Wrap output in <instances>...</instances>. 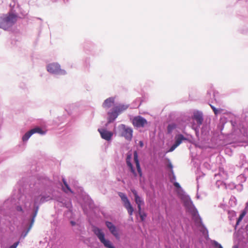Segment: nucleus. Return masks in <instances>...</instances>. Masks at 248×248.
I'll list each match as a JSON object with an SVG mask.
<instances>
[{"instance_id": "f257e3e1", "label": "nucleus", "mask_w": 248, "mask_h": 248, "mask_svg": "<svg viewBox=\"0 0 248 248\" xmlns=\"http://www.w3.org/2000/svg\"><path fill=\"white\" fill-rule=\"evenodd\" d=\"M17 16L8 13L0 17V28L6 30L13 26L17 20Z\"/></svg>"}, {"instance_id": "f03ea898", "label": "nucleus", "mask_w": 248, "mask_h": 248, "mask_svg": "<svg viewBox=\"0 0 248 248\" xmlns=\"http://www.w3.org/2000/svg\"><path fill=\"white\" fill-rule=\"evenodd\" d=\"M93 231L98 237L101 243H102L106 248H115L113 246H112L109 240L105 239V234L101 229L96 227H94L93 228Z\"/></svg>"}, {"instance_id": "7ed1b4c3", "label": "nucleus", "mask_w": 248, "mask_h": 248, "mask_svg": "<svg viewBox=\"0 0 248 248\" xmlns=\"http://www.w3.org/2000/svg\"><path fill=\"white\" fill-rule=\"evenodd\" d=\"M121 136L125 138L128 140H131L132 138L133 130L131 128L122 124L118 127Z\"/></svg>"}, {"instance_id": "20e7f679", "label": "nucleus", "mask_w": 248, "mask_h": 248, "mask_svg": "<svg viewBox=\"0 0 248 248\" xmlns=\"http://www.w3.org/2000/svg\"><path fill=\"white\" fill-rule=\"evenodd\" d=\"M119 196L121 198V200L124 203V206L127 210L128 213L130 216H132L134 212V209L127 197L122 192H119Z\"/></svg>"}, {"instance_id": "39448f33", "label": "nucleus", "mask_w": 248, "mask_h": 248, "mask_svg": "<svg viewBox=\"0 0 248 248\" xmlns=\"http://www.w3.org/2000/svg\"><path fill=\"white\" fill-rule=\"evenodd\" d=\"M132 124L137 128L143 127L148 124L147 120L140 116L135 117L132 120Z\"/></svg>"}, {"instance_id": "423d86ee", "label": "nucleus", "mask_w": 248, "mask_h": 248, "mask_svg": "<svg viewBox=\"0 0 248 248\" xmlns=\"http://www.w3.org/2000/svg\"><path fill=\"white\" fill-rule=\"evenodd\" d=\"M187 139L185 138L182 134H178L175 137V142L171 146L169 150V152H171L173 151L176 148H177L179 145H180L182 142L184 140H186Z\"/></svg>"}, {"instance_id": "0eeeda50", "label": "nucleus", "mask_w": 248, "mask_h": 248, "mask_svg": "<svg viewBox=\"0 0 248 248\" xmlns=\"http://www.w3.org/2000/svg\"><path fill=\"white\" fill-rule=\"evenodd\" d=\"M47 70L51 73H58L60 71V66L56 63H50L47 65Z\"/></svg>"}, {"instance_id": "6e6552de", "label": "nucleus", "mask_w": 248, "mask_h": 248, "mask_svg": "<svg viewBox=\"0 0 248 248\" xmlns=\"http://www.w3.org/2000/svg\"><path fill=\"white\" fill-rule=\"evenodd\" d=\"M106 226L110 232L116 237H118L119 236V234L117 230L116 227L115 225L113 224V223L109 221H106L105 222Z\"/></svg>"}, {"instance_id": "1a4fd4ad", "label": "nucleus", "mask_w": 248, "mask_h": 248, "mask_svg": "<svg viewBox=\"0 0 248 248\" xmlns=\"http://www.w3.org/2000/svg\"><path fill=\"white\" fill-rule=\"evenodd\" d=\"M102 138L107 140H110L113 135L111 132L107 131L105 129H99L98 130Z\"/></svg>"}, {"instance_id": "9d476101", "label": "nucleus", "mask_w": 248, "mask_h": 248, "mask_svg": "<svg viewBox=\"0 0 248 248\" xmlns=\"http://www.w3.org/2000/svg\"><path fill=\"white\" fill-rule=\"evenodd\" d=\"M193 118L195 120L198 125H201L203 122L202 114L197 111L194 113Z\"/></svg>"}, {"instance_id": "9b49d317", "label": "nucleus", "mask_w": 248, "mask_h": 248, "mask_svg": "<svg viewBox=\"0 0 248 248\" xmlns=\"http://www.w3.org/2000/svg\"><path fill=\"white\" fill-rule=\"evenodd\" d=\"M119 114V113L116 111L114 108H113L112 112H108V123H110L113 122L118 117Z\"/></svg>"}, {"instance_id": "f8f14e48", "label": "nucleus", "mask_w": 248, "mask_h": 248, "mask_svg": "<svg viewBox=\"0 0 248 248\" xmlns=\"http://www.w3.org/2000/svg\"><path fill=\"white\" fill-rule=\"evenodd\" d=\"M134 161H135L136 165L137 170H138L140 176H141L142 175V172H141V168L140 167V162H139V161L138 159V153L137 151H134Z\"/></svg>"}, {"instance_id": "ddd939ff", "label": "nucleus", "mask_w": 248, "mask_h": 248, "mask_svg": "<svg viewBox=\"0 0 248 248\" xmlns=\"http://www.w3.org/2000/svg\"><path fill=\"white\" fill-rule=\"evenodd\" d=\"M132 192L133 193V195H134L135 197V202L137 205L139 204H143L144 202L143 200L141 199V198L138 195L137 192L135 189H132Z\"/></svg>"}, {"instance_id": "4468645a", "label": "nucleus", "mask_w": 248, "mask_h": 248, "mask_svg": "<svg viewBox=\"0 0 248 248\" xmlns=\"http://www.w3.org/2000/svg\"><path fill=\"white\" fill-rule=\"evenodd\" d=\"M114 99L113 98L110 97L105 100L103 106L104 108H108L113 104Z\"/></svg>"}, {"instance_id": "2eb2a0df", "label": "nucleus", "mask_w": 248, "mask_h": 248, "mask_svg": "<svg viewBox=\"0 0 248 248\" xmlns=\"http://www.w3.org/2000/svg\"><path fill=\"white\" fill-rule=\"evenodd\" d=\"M128 108V106L124 105H120L114 108V109L119 113H121L123 111L126 110Z\"/></svg>"}, {"instance_id": "dca6fc26", "label": "nucleus", "mask_w": 248, "mask_h": 248, "mask_svg": "<svg viewBox=\"0 0 248 248\" xmlns=\"http://www.w3.org/2000/svg\"><path fill=\"white\" fill-rule=\"evenodd\" d=\"M197 212L196 211V212L194 214V216H195L194 221L197 226H202V219L198 215L197 216L196 215Z\"/></svg>"}, {"instance_id": "f3484780", "label": "nucleus", "mask_w": 248, "mask_h": 248, "mask_svg": "<svg viewBox=\"0 0 248 248\" xmlns=\"http://www.w3.org/2000/svg\"><path fill=\"white\" fill-rule=\"evenodd\" d=\"M130 156H127L126 158V163L127 166L129 167L131 171L134 174L136 175V172L133 169V166L130 162Z\"/></svg>"}, {"instance_id": "a211bd4d", "label": "nucleus", "mask_w": 248, "mask_h": 248, "mask_svg": "<svg viewBox=\"0 0 248 248\" xmlns=\"http://www.w3.org/2000/svg\"><path fill=\"white\" fill-rule=\"evenodd\" d=\"M32 134L33 133H32L31 130L29 132H27L22 137L23 141H27Z\"/></svg>"}, {"instance_id": "6ab92c4d", "label": "nucleus", "mask_w": 248, "mask_h": 248, "mask_svg": "<svg viewBox=\"0 0 248 248\" xmlns=\"http://www.w3.org/2000/svg\"><path fill=\"white\" fill-rule=\"evenodd\" d=\"M62 182L63 183V184L64 185L65 187L67 189V190H65L63 188V191L65 192H67L68 191H70L71 192H73L71 190V189H70V187L67 184V182H66V181L65 180V179L64 178L62 179Z\"/></svg>"}, {"instance_id": "aec40b11", "label": "nucleus", "mask_w": 248, "mask_h": 248, "mask_svg": "<svg viewBox=\"0 0 248 248\" xmlns=\"http://www.w3.org/2000/svg\"><path fill=\"white\" fill-rule=\"evenodd\" d=\"M32 133L34 134L35 133H38L41 134H43L44 133L43 132L42 130L39 127H36L33 129H31Z\"/></svg>"}, {"instance_id": "412c9836", "label": "nucleus", "mask_w": 248, "mask_h": 248, "mask_svg": "<svg viewBox=\"0 0 248 248\" xmlns=\"http://www.w3.org/2000/svg\"><path fill=\"white\" fill-rule=\"evenodd\" d=\"M176 128L175 124H170L167 127V130L169 133L171 132V131Z\"/></svg>"}, {"instance_id": "4be33fe9", "label": "nucleus", "mask_w": 248, "mask_h": 248, "mask_svg": "<svg viewBox=\"0 0 248 248\" xmlns=\"http://www.w3.org/2000/svg\"><path fill=\"white\" fill-rule=\"evenodd\" d=\"M140 219L142 221H144L146 217V214L144 212H141L140 213H138Z\"/></svg>"}, {"instance_id": "5701e85b", "label": "nucleus", "mask_w": 248, "mask_h": 248, "mask_svg": "<svg viewBox=\"0 0 248 248\" xmlns=\"http://www.w3.org/2000/svg\"><path fill=\"white\" fill-rule=\"evenodd\" d=\"M35 218V217H32V218L31 219V221L30 224V225H29V226L28 227L29 228V229H31V228H32V226H33V225L34 224V222Z\"/></svg>"}, {"instance_id": "b1692460", "label": "nucleus", "mask_w": 248, "mask_h": 248, "mask_svg": "<svg viewBox=\"0 0 248 248\" xmlns=\"http://www.w3.org/2000/svg\"><path fill=\"white\" fill-rule=\"evenodd\" d=\"M35 218V217H32V218L31 219V221L30 224V225H29V226L28 227L29 228V229H31V228H32V226H33V225L34 224V222Z\"/></svg>"}, {"instance_id": "393cba45", "label": "nucleus", "mask_w": 248, "mask_h": 248, "mask_svg": "<svg viewBox=\"0 0 248 248\" xmlns=\"http://www.w3.org/2000/svg\"><path fill=\"white\" fill-rule=\"evenodd\" d=\"M19 243V242L18 241V242H16V243H15L13 245H12L11 247H10V248H16V247H17V246L18 245Z\"/></svg>"}, {"instance_id": "a878e982", "label": "nucleus", "mask_w": 248, "mask_h": 248, "mask_svg": "<svg viewBox=\"0 0 248 248\" xmlns=\"http://www.w3.org/2000/svg\"><path fill=\"white\" fill-rule=\"evenodd\" d=\"M214 245H215V246L216 248H223L221 246V245L220 244H219L217 242H215Z\"/></svg>"}, {"instance_id": "bb28decb", "label": "nucleus", "mask_w": 248, "mask_h": 248, "mask_svg": "<svg viewBox=\"0 0 248 248\" xmlns=\"http://www.w3.org/2000/svg\"><path fill=\"white\" fill-rule=\"evenodd\" d=\"M244 215H245V213H243L240 216V217H239V218L237 220V224H238V222L243 218Z\"/></svg>"}, {"instance_id": "cd10ccee", "label": "nucleus", "mask_w": 248, "mask_h": 248, "mask_svg": "<svg viewBox=\"0 0 248 248\" xmlns=\"http://www.w3.org/2000/svg\"><path fill=\"white\" fill-rule=\"evenodd\" d=\"M173 185H174V186L176 187H177V188H181L180 185H179V184L178 183H177V182H175V183H174Z\"/></svg>"}, {"instance_id": "c85d7f7f", "label": "nucleus", "mask_w": 248, "mask_h": 248, "mask_svg": "<svg viewBox=\"0 0 248 248\" xmlns=\"http://www.w3.org/2000/svg\"><path fill=\"white\" fill-rule=\"evenodd\" d=\"M16 210L17 211H20V212H23V209H22V208L21 207V206H18L16 207Z\"/></svg>"}, {"instance_id": "c756f323", "label": "nucleus", "mask_w": 248, "mask_h": 248, "mask_svg": "<svg viewBox=\"0 0 248 248\" xmlns=\"http://www.w3.org/2000/svg\"><path fill=\"white\" fill-rule=\"evenodd\" d=\"M30 230L31 229H29V228H28L27 230L25 232V234L22 235L23 238L26 236V235L28 234V232H30Z\"/></svg>"}, {"instance_id": "7c9ffc66", "label": "nucleus", "mask_w": 248, "mask_h": 248, "mask_svg": "<svg viewBox=\"0 0 248 248\" xmlns=\"http://www.w3.org/2000/svg\"><path fill=\"white\" fill-rule=\"evenodd\" d=\"M142 204H139L138 205V213L141 212V205Z\"/></svg>"}, {"instance_id": "2f4dec72", "label": "nucleus", "mask_w": 248, "mask_h": 248, "mask_svg": "<svg viewBox=\"0 0 248 248\" xmlns=\"http://www.w3.org/2000/svg\"><path fill=\"white\" fill-rule=\"evenodd\" d=\"M221 110H222V109H217L216 108V110L215 111H214V113L215 115H217L220 112Z\"/></svg>"}, {"instance_id": "473e14b6", "label": "nucleus", "mask_w": 248, "mask_h": 248, "mask_svg": "<svg viewBox=\"0 0 248 248\" xmlns=\"http://www.w3.org/2000/svg\"><path fill=\"white\" fill-rule=\"evenodd\" d=\"M185 198H186V203H185L186 204H188L189 203H191V202L189 201V200H188L189 199H188V198L187 197H186Z\"/></svg>"}, {"instance_id": "72a5a7b5", "label": "nucleus", "mask_w": 248, "mask_h": 248, "mask_svg": "<svg viewBox=\"0 0 248 248\" xmlns=\"http://www.w3.org/2000/svg\"><path fill=\"white\" fill-rule=\"evenodd\" d=\"M210 106L212 108V109L213 110V111H215L216 110V108L214 106H213V105L210 104Z\"/></svg>"}, {"instance_id": "f704fd0d", "label": "nucleus", "mask_w": 248, "mask_h": 248, "mask_svg": "<svg viewBox=\"0 0 248 248\" xmlns=\"http://www.w3.org/2000/svg\"><path fill=\"white\" fill-rule=\"evenodd\" d=\"M210 106L212 108V109L213 110V111H215L216 110V108L214 106H213V105L210 104Z\"/></svg>"}, {"instance_id": "c9c22d12", "label": "nucleus", "mask_w": 248, "mask_h": 248, "mask_svg": "<svg viewBox=\"0 0 248 248\" xmlns=\"http://www.w3.org/2000/svg\"><path fill=\"white\" fill-rule=\"evenodd\" d=\"M168 167L172 170L173 166L171 163L168 164Z\"/></svg>"}, {"instance_id": "e433bc0d", "label": "nucleus", "mask_w": 248, "mask_h": 248, "mask_svg": "<svg viewBox=\"0 0 248 248\" xmlns=\"http://www.w3.org/2000/svg\"><path fill=\"white\" fill-rule=\"evenodd\" d=\"M37 212H38V207L36 208L33 215L32 217H36V215H37Z\"/></svg>"}, {"instance_id": "4c0bfd02", "label": "nucleus", "mask_w": 248, "mask_h": 248, "mask_svg": "<svg viewBox=\"0 0 248 248\" xmlns=\"http://www.w3.org/2000/svg\"><path fill=\"white\" fill-rule=\"evenodd\" d=\"M139 144L141 147H142L143 146V142L142 141H140L139 142Z\"/></svg>"}, {"instance_id": "58836bf2", "label": "nucleus", "mask_w": 248, "mask_h": 248, "mask_svg": "<svg viewBox=\"0 0 248 248\" xmlns=\"http://www.w3.org/2000/svg\"><path fill=\"white\" fill-rule=\"evenodd\" d=\"M70 223L72 226H74L76 225V222L73 221H71Z\"/></svg>"}, {"instance_id": "ea45409f", "label": "nucleus", "mask_w": 248, "mask_h": 248, "mask_svg": "<svg viewBox=\"0 0 248 248\" xmlns=\"http://www.w3.org/2000/svg\"><path fill=\"white\" fill-rule=\"evenodd\" d=\"M57 0H52V1L55 2Z\"/></svg>"}]
</instances>
